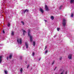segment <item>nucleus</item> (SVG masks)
<instances>
[{
  "instance_id": "f257e3e1",
  "label": "nucleus",
  "mask_w": 74,
  "mask_h": 74,
  "mask_svg": "<svg viewBox=\"0 0 74 74\" xmlns=\"http://www.w3.org/2000/svg\"><path fill=\"white\" fill-rule=\"evenodd\" d=\"M62 24L63 26H64V27L66 25V19L64 18L63 19Z\"/></svg>"
},
{
  "instance_id": "f03ea898",
  "label": "nucleus",
  "mask_w": 74,
  "mask_h": 74,
  "mask_svg": "<svg viewBox=\"0 0 74 74\" xmlns=\"http://www.w3.org/2000/svg\"><path fill=\"white\" fill-rule=\"evenodd\" d=\"M17 42L18 43H20V44H22V39H17Z\"/></svg>"
},
{
  "instance_id": "7ed1b4c3",
  "label": "nucleus",
  "mask_w": 74,
  "mask_h": 74,
  "mask_svg": "<svg viewBox=\"0 0 74 74\" xmlns=\"http://www.w3.org/2000/svg\"><path fill=\"white\" fill-rule=\"evenodd\" d=\"M68 58L69 59H71L72 58V54H70L68 56Z\"/></svg>"
},
{
  "instance_id": "20e7f679",
  "label": "nucleus",
  "mask_w": 74,
  "mask_h": 74,
  "mask_svg": "<svg viewBox=\"0 0 74 74\" xmlns=\"http://www.w3.org/2000/svg\"><path fill=\"white\" fill-rule=\"evenodd\" d=\"M45 9L46 11H48L49 10V9H48V6L47 5H45Z\"/></svg>"
},
{
  "instance_id": "39448f33",
  "label": "nucleus",
  "mask_w": 74,
  "mask_h": 74,
  "mask_svg": "<svg viewBox=\"0 0 74 74\" xmlns=\"http://www.w3.org/2000/svg\"><path fill=\"white\" fill-rule=\"evenodd\" d=\"M28 36L30 37L31 36H30V29L28 30Z\"/></svg>"
},
{
  "instance_id": "423d86ee",
  "label": "nucleus",
  "mask_w": 74,
  "mask_h": 74,
  "mask_svg": "<svg viewBox=\"0 0 74 74\" xmlns=\"http://www.w3.org/2000/svg\"><path fill=\"white\" fill-rule=\"evenodd\" d=\"M12 56V53H10L9 56V58L10 59H11Z\"/></svg>"
},
{
  "instance_id": "0eeeda50",
  "label": "nucleus",
  "mask_w": 74,
  "mask_h": 74,
  "mask_svg": "<svg viewBox=\"0 0 74 74\" xmlns=\"http://www.w3.org/2000/svg\"><path fill=\"white\" fill-rule=\"evenodd\" d=\"M24 11V13L25 14L26 12H29V10H27V9H26Z\"/></svg>"
},
{
  "instance_id": "6e6552de",
  "label": "nucleus",
  "mask_w": 74,
  "mask_h": 74,
  "mask_svg": "<svg viewBox=\"0 0 74 74\" xmlns=\"http://www.w3.org/2000/svg\"><path fill=\"white\" fill-rule=\"evenodd\" d=\"M40 12H41L42 13V14H43V13L44 12V11L42 9V8H40Z\"/></svg>"
},
{
  "instance_id": "1a4fd4ad",
  "label": "nucleus",
  "mask_w": 74,
  "mask_h": 74,
  "mask_svg": "<svg viewBox=\"0 0 74 74\" xmlns=\"http://www.w3.org/2000/svg\"><path fill=\"white\" fill-rule=\"evenodd\" d=\"M25 45L26 46V48H28V44L27 43V42H25Z\"/></svg>"
},
{
  "instance_id": "9d476101",
  "label": "nucleus",
  "mask_w": 74,
  "mask_h": 74,
  "mask_svg": "<svg viewBox=\"0 0 74 74\" xmlns=\"http://www.w3.org/2000/svg\"><path fill=\"white\" fill-rule=\"evenodd\" d=\"M2 56H0V63L1 64V62L2 61Z\"/></svg>"
},
{
  "instance_id": "9b49d317",
  "label": "nucleus",
  "mask_w": 74,
  "mask_h": 74,
  "mask_svg": "<svg viewBox=\"0 0 74 74\" xmlns=\"http://www.w3.org/2000/svg\"><path fill=\"white\" fill-rule=\"evenodd\" d=\"M30 41L31 42H32L33 40V39H32V36H30Z\"/></svg>"
},
{
  "instance_id": "f8f14e48",
  "label": "nucleus",
  "mask_w": 74,
  "mask_h": 74,
  "mask_svg": "<svg viewBox=\"0 0 74 74\" xmlns=\"http://www.w3.org/2000/svg\"><path fill=\"white\" fill-rule=\"evenodd\" d=\"M25 33H26V32L25 30H23V34L24 36H25Z\"/></svg>"
},
{
  "instance_id": "ddd939ff",
  "label": "nucleus",
  "mask_w": 74,
  "mask_h": 74,
  "mask_svg": "<svg viewBox=\"0 0 74 74\" xmlns=\"http://www.w3.org/2000/svg\"><path fill=\"white\" fill-rule=\"evenodd\" d=\"M51 19H52V20H53L54 19V17H53V16H51Z\"/></svg>"
},
{
  "instance_id": "4468645a",
  "label": "nucleus",
  "mask_w": 74,
  "mask_h": 74,
  "mask_svg": "<svg viewBox=\"0 0 74 74\" xmlns=\"http://www.w3.org/2000/svg\"><path fill=\"white\" fill-rule=\"evenodd\" d=\"M74 0H71V4L72 3H73V2H74Z\"/></svg>"
},
{
  "instance_id": "2eb2a0df",
  "label": "nucleus",
  "mask_w": 74,
  "mask_h": 74,
  "mask_svg": "<svg viewBox=\"0 0 74 74\" xmlns=\"http://www.w3.org/2000/svg\"><path fill=\"white\" fill-rule=\"evenodd\" d=\"M33 45L34 46H35V45H36V42L35 41L33 42Z\"/></svg>"
},
{
  "instance_id": "dca6fc26",
  "label": "nucleus",
  "mask_w": 74,
  "mask_h": 74,
  "mask_svg": "<svg viewBox=\"0 0 74 74\" xmlns=\"http://www.w3.org/2000/svg\"><path fill=\"white\" fill-rule=\"evenodd\" d=\"M23 71V69L22 68H21V69H20V71L21 72V73H22V71Z\"/></svg>"
},
{
  "instance_id": "f3484780",
  "label": "nucleus",
  "mask_w": 74,
  "mask_h": 74,
  "mask_svg": "<svg viewBox=\"0 0 74 74\" xmlns=\"http://www.w3.org/2000/svg\"><path fill=\"white\" fill-rule=\"evenodd\" d=\"M73 16H74V14H73V13H71V18H73Z\"/></svg>"
},
{
  "instance_id": "a211bd4d",
  "label": "nucleus",
  "mask_w": 74,
  "mask_h": 74,
  "mask_svg": "<svg viewBox=\"0 0 74 74\" xmlns=\"http://www.w3.org/2000/svg\"><path fill=\"white\" fill-rule=\"evenodd\" d=\"M11 34L12 36H14V32H12Z\"/></svg>"
},
{
  "instance_id": "6ab92c4d",
  "label": "nucleus",
  "mask_w": 74,
  "mask_h": 74,
  "mask_svg": "<svg viewBox=\"0 0 74 74\" xmlns=\"http://www.w3.org/2000/svg\"><path fill=\"white\" fill-rule=\"evenodd\" d=\"M21 23H22V24H23V25H25V23H24V22L23 21H21Z\"/></svg>"
},
{
  "instance_id": "aec40b11",
  "label": "nucleus",
  "mask_w": 74,
  "mask_h": 74,
  "mask_svg": "<svg viewBox=\"0 0 74 74\" xmlns=\"http://www.w3.org/2000/svg\"><path fill=\"white\" fill-rule=\"evenodd\" d=\"M48 52V50H46L45 52V53H47Z\"/></svg>"
},
{
  "instance_id": "412c9836",
  "label": "nucleus",
  "mask_w": 74,
  "mask_h": 74,
  "mask_svg": "<svg viewBox=\"0 0 74 74\" xmlns=\"http://www.w3.org/2000/svg\"><path fill=\"white\" fill-rule=\"evenodd\" d=\"M22 58H23V56H20V59H21V60H22Z\"/></svg>"
},
{
  "instance_id": "4be33fe9",
  "label": "nucleus",
  "mask_w": 74,
  "mask_h": 74,
  "mask_svg": "<svg viewBox=\"0 0 74 74\" xmlns=\"http://www.w3.org/2000/svg\"><path fill=\"white\" fill-rule=\"evenodd\" d=\"M29 67H30V65L29 64H28L27 67V69H29Z\"/></svg>"
},
{
  "instance_id": "5701e85b",
  "label": "nucleus",
  "mask_w": 74,
  "mask_h": 74,
  "mask_svg": "<svg viewBox=\"0 0 74 74\" xmlns=\"http://www.w3.org/2000/svg\"><path fill=\"white\" fill-rule=\"evenodd\" d=\"M7 26L8 27H10V23H8V24L7 25Z\"/></svg>"
},
{
  "instance_id": "b1692460",
  "label": "nucleus",
  "mask_w": 74,
  "mask_h": 74,
  "mask_svg": "<svg viewBox=\"0 0 74 74\" xmlns=\"http://www.w3.org/2000/svg\"><path fill=\"white\" fill-rule=\"evenodd\" d=\"M62 57H60V58L59 60H62Z\"/></svg>"
},
{
  "instance_id": "393cba45",
  "label": "nucleus",
  "mask_w": 74,
  "mask_h": 74,
  "mask_svg": "<svg viewBox=\"0 0 74 74\" xmlns=\"http://www.w3.org/2000/svg\"><path fill=\"white\" fill-rule=\"evenodd\" d=\"M5 74H7V71H5Z\"/></svg>"
},
{
  "instance_id": "a878e982",
  "label": "nucleus",
  "mask_w": 74,
  "mask_h": 74,
  "mask_svg": "<svg viewBox=\"0 0 74 74\" xmlns=\"http://www.w3.org/2000/svg\"><path fill=\"white\" fill-rule=\"evenodd\" d=\"M62 6H63L62 5L60 6V8H59L60 10H61V9H62Z\"/></svg>"
},
{
  "instance_id": "bb28decb",
  "label": "nucleus",
  "mask_w": 74,
  "mask_h": 74,
  "mask_svg": "<svg viewBox=\"0 0 74 74\" xmlns=\"http://www.w3.org/2000/svg\"><path fill=\"white\" fill-rule=\"evenodd\" d=\"M2 32H3V34H4V33H5V31H4V30H3L2 31Z\"/></svg>"
},
{
  "instance_id": "cd10ccee",
  "label": "nucleus",
  "mask_w": 74,
  "mask_h": 74,
  "mask_svg": "<svg viewBox=\"0 0 74 74\" xmlns=\"http://www.w3.org/2000/svg\"><path fill=\"white\" fill-rule=\"evenodd\" d=\"M59 30H60V28H57V30H58V31H59Z\"/></svg>"
},
{
  "instance_id": "c85d7f7f",
  "label": "nucleus",
  "mask_w": 74,
  "mask_h": 74,
  "mask_svg": "<svg viewBox=\"0 0 74 74\" xmlns=\"http://www.w3.org/2000/svg\"><path fill=\"white\" fill-rule=\"evenodd\" d=\"M47 48V46H45V49H46V48Z\"/></svg>"
},
{
  "instance_id": "c756f323",
  "label": "nucleus",
  "mask_w": 74,
  "mask_h": 74,
  "mask_svg": "<svg viewBox=\"0 0 74 74\" xmlns=\"http://www.w3.org/2000/svg\"><path fill=\"white\" fill-rule=\"evenodd\" d=\"M34 53L33 52L32 53V55H33V56H34Z\"/></svg>"
},
{
  "instance_id": "7c9ffc66",
  "label": "nucleus",
  "mask_w": 74,
  "mask_h": 74,
  "mask_svg": "<svg viewBox=\"0 0 74 74\" xmlns=\"http://www.w3.org/2000/svg\"><path fill=\"white\" fill-rule=\"evenodd\" d=\"M55 62V61H53V63H52V65H53V64H54V62Z\"/></svg>"
},
{
  "instance_id": "2f4dec72",
  "label": "nucleus",
  "mask_w": 74,
  "mask_h": 74,
  "mask_svg": "<svg viewBox=\"0 0 74 74\" xmlns=\"http://www.w3.org/2000/svg\"><path fill=\"white\" fill-rule=\"evenodd\" d=\"M57 67H55V69H54V71L55 70H56V69Z\"/></svg>"
},
{
  "instance_id": "473e14b6",
  "label": "nucleus",
  "mask_w": 74,
  "mask_h": 74,
  "mask_svg": "<svg viewBox=\"0 0 74 74\" xmlns=\"http://www.w3.org/2000/svg\"><path fill=\"white\" fill-rule=\"evenodd\" d=\"M6 58H7V60H8V57H6Z\"/></svg>"
},
{
  "instance_id": "72a5a7b5",
  "label": "nucleus",
  "mask_w": 74,
  "mask_h": 74,
  "mask_svg": "<svg viewBox=\"0 0 74 74\" xmlns=\"http://www.w3.org/2000/svg\"><path fill=\"white\" fill-rule=\"evenodd\" d=\"M41 58H39V61H40V60H41Z\"/></svg>"
},
{
  "instance_id": "f704fd0d",
  "label": "nucleus",
  "mask_w": 74,
  "mask_h": 74,
  "mask_svg": "<svg viewBox=\"0 0 74 74\" xmlns=\"http://www.w3.org/2000/svg\"><path fill=\"white\" fill-rule=\"evenodd\" d=\"M60 74H63V72H62Z\"/></svg>"
},
{
  "instance_id": "c9c22d12",
  "label": "nucleus",
  "mask_w": 74,
  "mask_h": 74,
  "mask_svg": "<svg viewBox=\"0 0 74 74\" xmlns=\"http://www.w3.org/2000/svg\"><path fill=\"white\" fill-rule=\"evenodd\" d=\"M44 21H45V22H47V20H44Z\"/></svg>"
},
{
  "instance_id": "e433bc0d",
  "label": "nucleus",
  "mask_w": 74,
  "mask_h": 74,
  "mask_svg": "<svg viewBox=\"0 0 74 74\" xmlns=\"http://www.w3.org/2000/svg\"><path fill=\"white\" fill-rule=\"evenodd\" d=\"M67 72L66 71V73H65V74H67Z\"/></svg>"
}]
</instances>
